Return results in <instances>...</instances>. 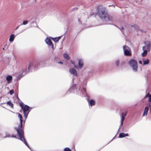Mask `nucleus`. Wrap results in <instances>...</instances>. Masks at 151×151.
Returning a JSON list of instances; mask_svg holds the SVG:
<instances>
[{"label":"nucleus","mask_w":151,"mask_h":151,"mask_svg":"<svg viewBox=\"0 0 151 151\" xmlns=\"http://www.w3.org/2000/svg\"><path fill=\"white\" fill-rule=\"evenodd\" d=\"M18 117L20 119V124L18 126L17 128L15 127V129L17 131L19 139L23 142L27 146L29 147V145L26 141L24 137V129L25 121H23L22 116L19 113L18 114Z\"/></svg>","instance_id":"f257e3e1"},{"label":"nucleus","mask_w":151,"mask_h":151,"mask_svg":"<svg viewBox=\"0 0 151 151\" xmlns=\"http://www.w3.org/2000/svg\"><path fill=\"white\" fill-rule=\"evenodd\" d=\"M97 10L96 14L99 15V17L103 21L108 22L112 20V17L110 16L107 13L104 7L102 6H99L97 8Z\"/></svg>","instance_id":"f03ea898"},{"label":"nucleus","mask_w":151,"mask_h":151,"mask_svg":"<svg viewBox=\"0 0 151 151\" xmlns=\"http://www.w3.org/2000/svg\"><path fill=\"white\" fill-rule=\"evenodd\" d=\"M19 104L23 111L24 116L25 117V119H26L30 112L29 107L27 105H25L22 102H20Z\"/></svg>","instance_id":"7ed1b4c3"},{"label":"nucleus","mask_w":151,"mask_h":151,"mask_svg":"<svg viewBox=\"0 0 151 151\" xmlns=\"http://www.w3.org/2000/svg\"><path fill=\"white\" fill-rule=\"evenodd\" d=\"M130 66L132 68L135 72H137L138 70V66L137 61L134 59H131L129 62Z\"/></svg>","instance_id":"20e7f679"},{"label":"nucleus","mask_w":151,"mask_h":151,"mask_svg":"<svg viewBox=\"0 0 151 151\" xmlns=\"http://www.w3.org/2000/svg\"><path fill=\"white\" fill-rule=\"evenodd\" d=\"M40 65V64L38 62H36L35 64L34 61H30L29 63L28 70L29 71L33 67L34 68H37Z\"/></svg>","instance_id":"39448f33"},{"label":"nucleus","mask_w":151,"mask_h":151,"mask_svg":"<svg viewBox=\"0 0 151 151\" xmlns=\"http://www.w3.org/2000/svg\"><path fill=\"white\" fill-rule=\"evenodd\" d=\"M124 54L125 55L131 56L132 55L131 51L129 47L126 45L123 47Z\"/></svg>","instance_id":"423d86ee"},{"label":"nucleus","mask_w":151,"mask_h":151,"mask_svg":"<svg viewBox=\"0 0 151 151\" xmlns=\"http://www.w3.org/2000/svg\"><path fill=\"white\" fill-rule=\"evenodd\" d=\"M127 112L126 111L124 113L122 114V118L121 120V124L122 125L123 123V122L125 119V117L127 115Z\"/></svg>","instance_id":"0eeeda50"},{"label":"nucleus","mask_w":151,"mask_h":151,"mask_svg":"<svg viewBox=\"0 0 151 151\" xmlns=\"http://www.w3.org/2000/svg\"><path fill=\"white\" fill-rule=\"evenodd\" d=\"M46 42L49 45H51L52 48H53V45L52 43L51 40L48 38H47L45 40Z\"/></svg>","instance_id":"6e6552de"},{"label":"nucleus","mask_w":151,"mask_h":151,"mask_svg":"<svg viewBox=\"0 0 151 151\" xmlns=\"http://www.w3.org/2000/svg\"><path fill=\"white\" fill-rule=\"evenodd\" d=\"M70 72L72 74L74 75L75 76H77V74L76 70L74 68H70L69 70Z\"/></svg>","instance_id":"1a4fd4ad"},{"label":"nucleus","mask_w":151,"mask_h":151,"mask_svg":"<svg viewBox=\"0 0 151 151\" xmlns=\"http://www.w3.org/2000/svg\"><path fill=\"white\" fill-rule=\"evenodd\" d=\"M147 47L146 46H144L143 47V50L144 51L143 52L142 54L143 57L145 56L147 54Z\"/></svg>","instance_id":"9d476101"},{"label":"nucleus","mask_w":151,"mask_h":151,"mask_svg":"<svg viewBox=\"0 0 151 151\" xmlns=\"http://www.w3.org/2000/svg\"><path fill=\"white\" fill-rule=\"evenodd\" d=\"M78 64L80 68H82L83 66V62L82 59H80L78 60Z\"/></svg>","instance_id":"9b49d317"},{"label":"nucleus","mask_w":151,"mask_h":151,"mask_svg":"<svg viewBox=\"0 0 151 151\" xmlns=\"http://www.w3.org/2000/svg\"><path fill=\"white\" fill-rule=\"evenodd\" d=\"M149 110V107H146L144 109V112L143 114V116H144L147 115Z\"/></svg>","instance_id":"f8f14e48"},{"label":"nucleus","mask_w":151,"mask_h":151,"mask_svg":"<svg viewBox=\"0 0 151 151\" xmlns=\"http://www.w3.org/2000/svg\"><path fill=\"white\" fill-rule=\"evenodd\" d=\"M129 136V134L128 133L124 134L123 133H121L119 134V137L122 138L126 136Z\"/></svg>","instance_id":"ddd939ff"},{"label":"nucleus","mask_w":151,"mask_h":151,"mask_svg":"<svg viewBox=\"0 0 151 151\" xmlns=\"http://www.w3.org/2000/svg\"><path fill=\"white\" fill-rule=\"evenodd\" d=\"M147 97H149L148 101L150 102L151 103V95L149 93H147L145 96L144 98H145Z\"/></svg>","instance_id":"4468645a"},{"label":"nucleus","mask_w":151,"mask_h":151,"mask_svg":"<svg viewBox=\"0 0 151 151\" xmlns=\"http://www.w3.org/2000/svg\"><path fill=\"white\" fill-rule=\"evenodd\" d=\"M11 108H14V105L12 103L11 101H9L6 103Z\"/></svg>","instance_id":"2eb2a0df"},{"label":"nucleus","mask_w":151,"mask_h":151,"mask_svg":"<svg viewBox=\"0 0 151 151\" xmlns=\"http://www.w3.org/2000/svg\"><path fill=\"white\" fill-rule=\"evenodd\" d=\"M61 37H57L52 38V39L55 42H57L61 38Z\"/></svg>","instance_id":"dca6fc26"},{"label":"nucleus","mask_w":151,"mask_h":151,"mask_svg":"<svg viewBox=\"0 0 151 151\" xmlns=\"http://www.w3.org/2000/svg\"><path fill=\"white\" fill-rule=\"evenodd\" d=\"M12 79V77L11 76L8 75L6 76V80L8 82H9Z\"/></svg>","instance_id":"f3484780"},{"label":"nucleus","mask_w":151,"mask_h":151,"mask_svg":"<svg viewBox=\"0 0 151 151\" xmlns=\"http://www.w3.org/2000/svg\"><path fill=\"white\" fill-rule=\"evenodd\" d=\"M149 60L148 59H147L145 60H143V63L144 65H147L149 64Z\"/></svg>","instance_id":"a211bd4d"},{"label":"nucleus","mask_w":151,"mask_h":151,"mask_svg":"<svg viewBox=\"0 0 151 151\" xmlns=\"http://www.w3.org/2000/svg\"><path fill=\"white\" fill-rule=\"evenodd\" d=\"M14 35L12 34L11 35L9 39V40L10 42H12L14 40Z\"/></svg>","instance_id":"6ab92c4d"},{"label":"nucleus","mask_w":151,"mask_h":151,"mask_svg":"<svg viewBox=\"0 0 151 151\" xmlns=\"http://www.w3.org/2000/svg\"><path fill=\"white\" fill-rule=\"evenodd\" d=\"M95 104V101L93 100H91L90 101V104L91 106L94 105Z\"/></svg>","instance_id":"aec40b11"},{"label":"nucleus","mask_w":151,"mask_h":151,"mask_svg":"<svg viewBox=\"0 0 151 151\" xmlns=\"http://www.w3.org/2000/svg\"><path fill=\"white\" fill-rule=\"evenodd\" d=\"M63 56L64 58L67 59V60H68L70 59V57L68 56V55L67 54H64L63 55Z\"/></svg>","instance_id":"412c9836"},{"label":"nucleus","mask_w":151,"mask_h":151,"mask_svg":"<svg viewBox=\"0 0 151 151\" xmlns=\"http://www.w3.org/2000/svg\"><path fill=\"white\" fill-rule=\"evenodd\" d=\"M28 23V21L27 20H24L23 21L22 23L21 24V25H26Z\"/></svg>","instance_id":"4be33fe9"},{"label":"nucleus","mask_w":151,"mask_h":151,"mask_svg":"<svg viewBox=\"0 0 151 151\" xmlns=\"http://www.w3.org/2000/svg\"><path fill=\"white\" fill-rule=\"evenodd\" d=\"M72 89H77L76 88V84H73L71 88Z\"/></svg>","instance_id":"5701e85b"},{"label":"nucleus","mask_w":151,"mask_h":151,"mask_svg":"<svg viewBox=\"0 0 151 151\" xmlns=\"http://www.w3.org/2000/svg\"><path fill=\"white\" fill-rule=\"evenodd\" d=\"M70 61H71V63L73 65H74V68H77V66L76 65H75V62L74 61H73L72 60H71Z\"/></svg>","instance_id":"b1692460"},{"label":"nucleus","mask_w":151,"mask_h":151,"mask_svg":"<svg viewBox=\"0 0 151 151\" xmlns=\"http://www.w3.org/2000/svg\"><path fill=\"white\" fill-rule=\"evenodd\" d=\"M64 151H71V150L68 147H66L64 148Z\"/></svg>","instance_id":"393cba45"},{"label":"nucleus","mask_w":151,"mask_h":151,"mask_svg":"<svg viewBox=\"0 0 151 151\" xmlns=\"http://www.w3.org/2000/svg\"><path fill=\"white\" fill-rule=\"evenodd\" d=\"M116 65L117 66H118L119 65V60H117L115 62Z\"/></svg>","instance_id":"a878e982"},{"label":"nucleus","mask_w":151,"mask_h":151,"mask_svg":"<svg viewBox=\"0 0 151 151\" xmlns=\"http://www.w3.org/2000/svg\"><path fill=\"white\" fill-rule=\"evenodd\" d=\"M14 91L13 90H12L9 91L10 94L11 95L13 94L14 93Z\"/></svg>","instance_id":"bb28decb"},{"label":"nucleus","mask_w":151,"mask_h":151,"mask_svg":"<svg viewBox=\"0 0 151 151\" xmlns=\"http://www.w3.org/2000/svg\"><path fill=\"white\" fill-rule=\"evenodd\" d=\"M11 137H14V138H17L16 136L15 135H14V134L11 135Z\"/></svg>","instance_id":"cd10ccee"},{"label":"nucleus","mask_w":151,"mask_h":151,"mask_svg":"<svg viewBox=\"0 0 151 151\" xmlns=\"http://www.w3.org/2000/svg\"><path fill=\"white\" fill-rule=\"evenodd\" d=\"M11 135L10 134H8L6 135V136L7 137H11Z\"/></svg>","instance_id":"c85d7f7f"},{"label":"nucleus","mask_w":151,"mask_h":151,"mask_svg":"<svg viewBox=\"0 0 151 151\" xmlns=\"http://www.w3.org/2000/svg\"><path fill=\"white\" fill-rule=\"evenodd\" d=\"M83 90L84 91V92L86 93V90L85 88L83 87Z\"/></svg>","instance_id":"c756f323"},{"label":"nucleus","mask_w":151,"mask_h":151,"mask_svg":"<svg viewBox=\"0 0 151 151\" xmlns=\"http://www.w3.org/2000/svg\"><path fill=\"white\" fill-rule=\"evenodd\" d=\"M58 63H59L61 64H63V63L61 61H59L58 62Z\"/></svg>","instance_id":"7c9ffc66"},{"label":"nucleus","mask_w":151,"mask_h":151,"mask_svg":"<svg viewBox=\"0 0 151 151\" xmlns=\"http://www.w3.org/2000/svg\"><path fill=\"white\" fill-rule=\"evenodd\" d=\"M139 64H142V61H141V60H139Z\"/></svg>","instance_id":"2f4dec72"},{"label":"nucleus","mask_w":151,"mask_h":151,"mask_svg":"<svg viewBox=\"0 0 151 151\" xmlns=\"http://www.w3.org/2000/svg\"><path fill=\"white\" fill-rule=\"evenodd\" d=\"M150 111L151 112V105H150Z\"/></svg>","instance_id":"473e14b6"},{"label":"nucleus","mask_w":151,"mask_h":151,"mask_svg":"<svg viewBox=\"0 0 151 151\" xmlns=\"http://www.w3.org/2000/svg\"><path fill=\"white\" fill-rule=\"evenodd\" d=\"M18 28V26L17 27V28H16V29H15V30H16Z\"/></svg>","instance_id":"72a5a7b5"},{"label":"nucleus","mask_w":151,"mask_h":151,"mask_svg":"<svg viewBox=\"0 0 151 151\" xmlns=\"http://www.w3.org/2000/svg\"><path fill=\"white\" fill-rule=\"evenodd\" d=\"M3 50H4V48H3Z\"/></svg>","instance_id":"f704fd0d"}]
</instances>
